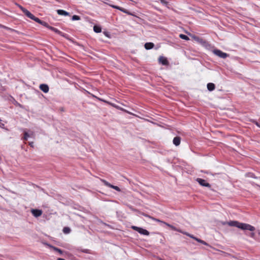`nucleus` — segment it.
Wrapping results in <instances>:
<instances>
[{
	"instance_id": "1",
	"label": "nucleus",
	"mask_w": 260,
	"mask_h": 260,
	"mask_svg": "<svg viewBox=\"0 0 260 260\" xmlns=\"http://www.w3.org/2000/svg\"><path fill=\"white\" fill-rule=\"evenodd\" d=\"M222 224L223 225L227 224L231 226H235L242 230H248L251 232H253L255 230V228L250 224L240 222L235 220H232L229 222H223Z\"/></svg>"
},
{
	"instance_id": "2",
	"label": "nucleus",
	"mask_w": 260,
	"mask_h": 260,
	"mask_svg": "<svg viewBox=\"0 0 260 260\" xmlns=\"http://www.w3.org/2000/svg\"><path fill=\"white\" fill-rule=\"evenodd\" d=\"M131 228L133 230L138 232L141 235L148 236L150 234L149 231H148L147 230L140 227L133 225Z\"/></svg>"
},
{
	"instance_id": "3",
	"label": "nucleus",
	"mask_w": 260,
	"mask_h": 260,
	"mask_svg": "<svg viewBox=\"0 0 260 260\" xmlns=\"http://www.w3.org/2000/svg\"><path fill=\"white\" fill-rule=\"evenodd\" d=\"M213 53L221 58H225L229 56V54L224 53L219 49H214L213 50Z\"/></svg>"
},
{
	"instance_id": "4",
	"label": "nucleus",
	"mask_w": 260,
	"mask_h": 260,
	"mask_svg": "<svg viewBox=\"0 0 260 260\" xmlns=\"http://www.w3.org/2000/svg\"><path fill=\"white\" fill-rule=\"evenodd\" d=\"M196 181L202 186L207 187L209 188L211 187V185L203 179L198 178L197 179Z\"/></svg>"
},
{
	"instance_id": "5",
	"label": "nucleus",
	"mask_w": 260,
	"mask_h": 260,
	"mask_svg": "<svg viewBox=\"0 0 260 260\" xmlns=\"http://www.w3.org/2000/svg\"><path fill=\"white\" fill-rule=\"evenodd\" d=\"M158 62L159 63L164 66H168L169 63L167 58L162 56H161L159 57Z\"/></svg>"
},
{
	"instance_id": "6",
	"label": "nucleus",
	"mask_w": 260,
	"mask_h": 260,
	"mask_svg": "<svg viewBox=\"0 0 260 260\" xmlns=\"http://www.w3.org/2000/svg\"><path fill=\"white\" fill-rule=\"evenodd\" d=\"M31 212L33 216H34L36 217H38L40 216L42 214V211L40 209H32L31 210Z\"/></svg>"
},
{
	"instance_id": "7",
	"label": "nucleus",
	"mask_w": 260,
	"mask_h": 260,
	"mask_svg": "<svg viewBox=\"0 0 260 260\" xmlns=\"http://www.w3.org/2000/svg\"><path fill=\"white\" fill-rule=\"evenodd\" d=\"M40 89L44 93H47L49 91V86L45 84H42L40 85Z\"/></svg>"
},
{
	"instance_id": "8",
	"label": "nucleus",
	"mask_w": 260,
	"mask_h": 260,
	"mask_svg": "<svg viewBox=\"0 0 260 260\" xmlns=\"http://www.w3.org/2000/svg\"><path fill=\"white\" fill-rule=\"evenodd\" d=\"M181 138L179 137H175L173 140V144L177 146H179L180 144Z\"/></svg>"
},
{
	"instance_id": "9",
	"label": "nucleus",
	"mask_w": 260,
	"mask_h": 260,
	"mask_svg": "<svg viewBox=\"0 0 260 260\" xmlns=\"http://www.w3.org/2000/svg\"><path fill=\"white\" fill-rule=\"evenodd\" d=\"M165 225H166L167 226H168V227L170 228L173 231H177L179 233H183V232H182L181 230H179V229H178L177 228H176L175 226H173V225H171L168 223H165Z\"/></svg>"
},
{
	"instance_id": "10",
	"label": "nucleus",
	"mask_w": 260,
	"mask_h": 260,
	"mask_svg": "<svg viewBox=\"0 0 260 260\" xmlns=\"http://www.w3.org/2000/svg\"><path fill=\"white\" fill-rule=\"evenodd\" d=\"M154 46V44L151 42L146 43L144 45L145 48L146 50H150L152 49Z\"/></svg>"
},
{
	"instance_id": "11",
	"label": "nucleus",
	"mask_w": 260,
	"mask_h": 260,
	"mask_svg": "<svg viewBox=\"0 0 260 260\" xmlns=\"http://www.w3.org/2000/svg\"><path fill=\"white\" fill-rule=\"evenodd\" d=\"M57 13L59 15H63L65 16H67L69 15V13L63 10H57Z\"/></svg>"
},
{
	"instance_id": "12",
	"label": "nucleus",
	"mask_w": 260,
	"mask_h": 260,
	"mask_svg": "<svg viewBox=\"0 0 260 260\" xmlns=\"http://www.w3.org/2000/svg\"><path fill=\"white\" fill-rule=\"evenodd\" d=\"M207 87L209 91H212L215 89V86L213 83H209L207 85Z\"/></svg>"
},
{
	"instance_id": "13",
	"label": "nucleus",
	"mask_w": 260,
	"mask_h": 260,
	"mask_svg": "<svg viewBox=\"0 0 260 260\" xmlns=\"http://www.w3.org/2000/svg\"><path fill=\"white\" fill-rule=\"evenodd\" d=\"M75 250L77 251H81L85 253H90V250L88 249H82L81 248H75Z\"/></svg>"
},
{
	"instance_id": "14",
	"label": "nucleus",
	"mask_w": 260,
	"mask_h": 260,
	"mask_svg": "<svg viewBox=\"0 0 260 260\" xmlns=\"http://www.w3.org/2000/svg\"><path fill=\"white\" fill-rule=\"evenodd\" d=\"M24 14L29 18L31 19V20L34 18V15L31 14L28 10H25Z\"/></svg>"
},
{
	"instance_id": "15",
	"label": "nucleus",
	"mask_w": 260,
	"mask_h": 260,
	"mask_svg": "<svg viewBox=\"0 0 260 260\" xmlns=\"http://www.w3.org/2000/svg\"><path fill=\"white\" fill-rule=\"evenodd\" d=\"M49 29H50V30H52L53 31L55 32V33H56L57 34H62L61 31H60L59 30H58L57 28H56L55 27L50 26L49 27Z\"/></svg>"
},
{
	"instance_id": "16",
	"label": "nucleus",
	"mask_w": 260,
	"mask_h": 260,
	"mask_svg": "<svg viewBox=\"0 0 260 260\" xmlns=\"http://www.w3.org/2000/svg\"><path fill=\"white\" fill-rule=\"evenodd\" d=\"M50 247L52 248L54 251H57L58 253H59L60 254H62L64 253V252L62 250H61L60 249H59L56 247H55L53 246H50Z\"/></svg>"
},
{
	"instance_id": "17",
	"label": "nucleus",
	"mask_w": 260,
	"mask_h": 260,
	"mask_svg": "<svg viewBox=\"0 0 260 260\" xmlns=\"http://www.w3.org/2000/svg\"><path fill=\"white\" fill-rule=\"evenodd\" d=\"M71 229L69 227H64L63 229V232L64 234H68L71 232Z\"/></svg>"
},
{
	"instance_id": "18",
	"label": "nucleus",
	"mask_w": 260,
	"mask_h": 260,
	"mask_svg": "<svg viewBox=\"0 0 260 260\" xmlns=\"http://www.w3.org/2000/svg\"><path fill=\"white\" fill-rule=\"evenodd\" d=\"M195 240L197 241V242H198L199 243H201V244H202L203 245H208V243L206 242H205V241H203V240H201V239H200L199 238H198L197 237H196Z\"/></svg>"
},
{
	"instance_id": "19",
	"label": "nucleus",
	"mask_w": 260,
	"mask_h": 260,
	"mask_svg": "<svg viewBox=\"0 0 260 260\" xmlns=\"http://www.w3.org/2000/svg\"><path fill=\"white\" fill-rule=\"evenodd\" d=\"M179 37L183 39V40H189V38L188 36H187L186 35H185L184 34H180L179 35Z\"/></svg>"
},
{
	"instance_id": "20",
	"label": "nucleus",
	"mask_w": 260,
	"mask_h": 260,
	"mask_svg": "<svg viewBox=\"0 0 260 260\" xmlns=\"http://www.w3.org/2000/svg\"><path fill=\"white\" fill-rule=\"evenodd\" d=\"M93 30L97 33L101 32L102 31L101 28L99 26H94L93 27Z\"/></svg>"
},
{
	"instance_id": "21",
	"label": "nucleus",
	"mask_w": 260,
	"mask_h": 260,
	"mask_svg": "<svg viewBox=\"0 0 260 260\" xmlns=\"http://www.w3.org/2000/svg\"><path fill=\"white\" fill-rule=\"evenodd\" d=\"M151 219L152 220H153V221H156V222H159V223H163L164 224H165V223H166V222L164 221H162L159 219H157L156 218H154L153 217H151Z\"/></svg>"
},
{
	"instance_id": "22",
	"label": "nucleus",
	"mask_w": 260,
	"mask_h": 260,
	"mask_svg": "<svg viewBox=\"0 0 260 260\" xmlns=\"http://www.w3.org/2000/svg\"><path fill=\"white\" fill-rule=\"evenodd\" d=\"M183 234H184V235H186V236H188V237H189L190 238H192V239H194V240H195V239H196V237H194L193 235H191V234H188V233H186V232H183Z\"/></svg>"
},
{
	"instance_id": "23",
	"label": "nucleus",
	"mask_w": 260,
	"mask_h": 260,
	"mask_svg": "<svg viewBox=\"0 0 260 260\" xmlns=\"http://www.w3.org/2000/svg\"><path fill=\"white\" fill-rule=\"evenodd\" d=\"M102 181L104 183V184L106 186H108V187H110L111 185L110 183H109L108 181H107L106 180H102Z\"/></svg>"
},
{
	"instance_id": "24",
	"label": "nucleus",
	"mask_w": 260,
	"mask_h": 260,
	"mask_svg": "<svg viewBox=\"0 0 260 260\" xmlns=\"http://www.w3.org/2000/svg\"><path fill=\"white\" fill-rule=\"evenodd\" d=\"M80 19V17L78 15H73L72 18V20H79Z\"/></svg>"
},
{
	"instance_id": "25",
	"label": "nucleus",
	"mask_w": 260,
	"mask_h": 260,
	"mask_svg": "<svg viewBox=\"0 0 260 260\" xmlns=\"http://www.w3.org/2000/svg\"><path fill=\"white\" fill-rule=\"evenodd\" d=\"M40 24H41V25H43L44 26H46V27H47L48 28H49V27L50 26L48 25L47 22H45L44 21H42V20L41 21V23H40Z\"/></svg>"
},
{
	"instance_id": "26",
	"label": "nucleus",
	"mask_w": 260,
	"mask_h": 260,
	"mask_svg": "<svg viewBox=\"0 0 260 260\" xmlns=\"http://www.w3.org/2000/svg\"><path fill=\"white\" fill-rule=\"evenodd\" d=\"M36 21V22H38V23L40 24L41 23V20H40L39 18L36 17L35 16H34V18L32 19Z\"/></svg>"
},
{
	"instance_id": "27",
	"label": "nucleus",
	"mask_w": 260,
	"mask_h": 260,
	"mask_svg": "<svg viewBox=\"0 0 260 260\" xmlns=\"http://www.w3.org/2000/svg\"><path fill=\"white\" fill-rule=\"evenodd\" d=\"M110 188H112L115 190H116V191H120V189L119 187H118L117 186H114L113 185H111Z\"/></svg>"
},
{
	"instance_id": "28",
	"label": "nucleus",
	"mask_w": 260,
	"mask_h": 260,
	"mask_svg": "<svg viewBox=\"0 0 260 260\" xmlns=\"http://www.w3.org/2000/svg\"><path fill=\"white\" fill-rule=\"evenodd\" d=\"M29 137V134L27 132H25L24 133V137H23V139L24 140H27Z\"/></svg>"
},
{
	"instance_id": "29",
	"label": "nucleus",
	"mask_w": 260,
	"mask_h": 260,
	"mask_svg": "<svg viewBox=\"0 0 260 260\" xmlns=\"http://www.w3.org/2000/svg\"><path fill=\"white\" fill-rule=\"evenodd\" d=\"M159 1L164 6H167L168 5V2L166 0H159Z\"/></svg>"
},
{
	"instance_id": "30",
	"label": "nucleus",
	"mask_w": 260,
	"mask_h": 260,
	"mask_svg": "<svg viewBox=\"0 0 260 260\" xmlns=\"http://www.w3.org/2000/svg\"><path fill=\"white\" fill-rule=\"evenodd\" d=\"M18 6L20 8V9L23 12V13L25 12V10H27L26 9L24 8V7H23L22 6H21L20 5H18Z\"/></svg>"
},
{
	"instance_id": "31",
	"label": "nucleus",
	"mask_w": 260,
	"mask_h": 260,
	"mask_svg": "<svg viewBox=\"0 0 260 260\" xmlns=\"http://www.w3.org/2000/svg\"><path fill=\"white\" fill-rule=\"evenodd\" d=\"M0 27H1V28H4V29H6V30H10V29H11V28H9V27H7V26H5V25H2V24H0Z\"/></svg>"
},
{
	"instance_id": "32",
	"label": "nucleus",
	"mask_w": 260,
	"mask_h": 260,
	"mask_svg": "<svg viewBox=\"0 0 260 260\" xmlns=\"http://www.w3.org/2000/svg\"><path fill=\"white\" fill-rule=\"evenodd\" d=\"M248 176L249 177L255 178V179L257 178V177H256L255 176V175L253 173H249V175H248Z\"/></svg>"
},
{
	"instance_id": "33",
	"label": "nucleus",
	"mask_w": 260,
	"mask_h": 260,
	"mask_svg": "<svg viewBox=\"0 0 260 260\" xmlns=\"http://www.w3.org/2000/svg\"><path fill=\"white\" fill-rule=\"evenodd\" d=\"M111 6L113 8H115V9H116L117 10H119L120 11V9H121V7H120L119 6H114V5H111Z\"/></svg>"
},
{
	"instance_id": "34",
	"label": "nucleus",
	"mask_w": 260,
	"mask_h": 260,
	"mask_svg": "<svg viewBox=\"0 0 260 260\" xmlns=\"http://www.w3.org/2000/svg\"><path fill=\"white\" fill-rule=\"evenodd\" d=\"M120 11L123 12V13H127L128 14V13L127 12V10L124 9V8H121V9H120Z\"/></svg>"
},
{
	"instance_id": "35",
	"label": "nucleus",
	"mask_w": 260,
	"mask_h": 260,
	"mask_svg": "<svg viewBox=\"0 0 260 260\" xmlns=\"http://www.w3.org/2000/svg\"><path fill=\"white\" fill-rule=\"evenodd\" d=\"M143 215L145 216V217H148V218H149L150 219H151V217H152V216H150V215H148L147 214H145V213H143Z\"/></svg>"
},
{
	"instance_id": "36",
	"label": "nucleus",
	"mask_w": 260,
	"mask_h": 260,
	"mask_svg": "<svg viewBox=\"0 0 260 260\" xmlns=\"http://www.w3.org/2000/svg\"><path fill=\"white\" fill-rule=\"evenodd\" d=\"M254 236H255V234L253 232L251 233L249 235V236L251 238H254Z\"/></svg>"
},
{
	"instance_id": "37",
	"label": "nucleus",
	"mask_w": 260,
	"mask_h": 260,
	"mask_svg": "<svg viewBox=\"0 0 260 260\" xmlns=\"http://www.w3.org/2000/svg\"><path fill=\"white\" fill-rule=\"evenodd\" d=\"M254 123L258 127H260V124L257 122V121H255L254 122Z\"/></svg>"
},
{
	"instance_id": "38",
	"label": "nucleus",
	"mask_w": 260,
	"mask_h": 260,
	"mask_svg": "<svg viewBox=\"0 0 260 260\" xmlns=\"http://www.w3.org/2000/svg\"><path fill=\"white\" fill-rule=\"evenodd\" d=\"M29 145H30L31 147H33V142H30V143H29Z\"/></svg>"
},
{
	"instance_id": "39",
	"label": "nucleus",
	"mask_w": 260,
	"mask_h": 260,
	"mask_svg": "<svg viewBox=\"0 0 260 260\" xmlns=\"http://www.w3.org/2000/svg\"><path fill=\"white\" fill-rule=\"evenodd\" d=\"M57 260H65V259H63V258H58L57 259Z\"/></svg>"
},
{
	"instance_id": "40",
	"label": "nucleus",
	"mask_w": 260,
	"mask_h": 260,
	"mask_svg": "<svg viewBox=\"0 0 260 260\" xmlns=\"http://www.w3.org/2000/svg\"><path fill=\"white\" fill-rule=\"evenodd\" d=\"M256 179H259V180H260V177H257V178H256Z\"/></svg>"
},
{
	"instance_id": "41",
	"label": "nucleus",
	"mask_w": 260,
	"mask_h": 260,
	"mask_svg": "<svg viewBox=\"0 0 260 260\" xmlns=\"http://www.w3.org/2000/svg\"><path fill=\"white\" fill-rule=\"evenodd\" d=\"M203 43H206V41H204Z\"/></svg>"
}]
</instances>
